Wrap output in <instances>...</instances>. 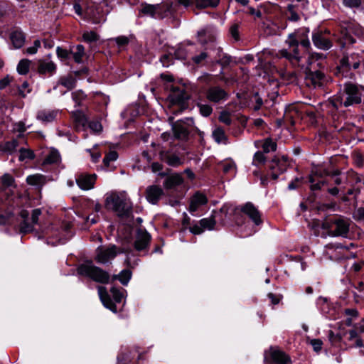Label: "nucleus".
I'll list each match as a JSON object with an SVG mask.
<instances>
[{
    "label": "nucleus",
    "instance_id": "1",
    "mask_svg": "<svg viewBox=\"0 0 364 364\" xmlns=\"http://www.w3.org/2000/svg\"><path fill=\"white\" fill-rule=\"evenodd\" d=\"M105 206L117 213L119 217H129L132 213V204L124 193H112L107 196Z\"/></svg>",
    "mask_w": 364,
    "mask_h": 364
},
{
    "label": "nucleus",
    "instance_id": "2",
    "mask_svg": "<svg viewBox=\"0 0 364 364\" xmlns=\"http://www.w3.org/2000/svg\"><path fill=\"white\" fill-rule=\"evenodd\" d=\"M139 12L143 16L155 19H164L168 17V15H173L176 9L171 2H164L157 4L142 3Z\"/></svg>",
    "mask_w": 364,
    "mask_h": 364
},
{
    "label": "nucleus",
    "instance_id": "3",
    "mask_svg": "<svg viewBox=\"0 0 364 364\" xmlns=\"http://www.w3.org/2000/svg\"><path fill=\"white\" fill-rule=\"evenodd\" d=\"M340 92L343 96L344 102L342 103L345 107L364 103L363 85L348 82L343 85Z\"/></svg>",
    "mask_w": 364,
    "mask_h": 364
},
{
    "label": "nucleus",
    "instance_id": "4",
    "mask_svg": "<svg viewBox=\"0 0 364 364\" xmlns=\"http://www.w3.org/2000/svg\"><path fill=\"white\" fill-rule=\"evenodd\" d=\"M350 221L341 216L327 219L323 222L321 228L333 237H347L349 232Z\"/></svg>",
    "mask_w": 364,
    "mask_h": 364
},
{
    "label": "nucleus",
    "instance_id": "5",
    "mask_svg": "<svg viewBox=\"0 0 364 364\" xmlns=\"http://www.w3.org/2000/svg\"><path fill=\"white\" fill-rule=\"evenodd\" d=\"M77 271L80 275L87 277L97 283L107 284L109 282V273L100 267L95 266L92 262L80 264Z\"/></svg>",
    "mask_w": 364,
    "mask_h": 364
},
{
    "label": "nucleus",
    "instance_id": "6",
    "mask_svg": "<svg viewBox=\"0 0 364 364\" xmlns=\"http://www.w3.org/2000/svg\"><path fill=\"white\" fill-rule=\"evenodd\" d=\"M299 38H300L299 32L290 33L286 40V43L288 45L291 52L287 49H282L277 53L279 57L287 58L294 65H297L301 60V55L298 48Z\"/></svg>",
    "mask_w": 364,
    "mask_h": 364
},
{
    "label": "nucleus",
    "instance_id": "7",
    "mask_svg": "<svg viewBox=\"0 0 364 364\" xmlns=\"http://www.w3.org/2000/svg\"><path fill=\"white\" fill-rule=\"evenodd\" d=\"M95 260L102 264H105L113 259L119 253L129 254L132 252L129 247H117L116 245H111L107 247H98L97 249Z\"/></svg>",
    "mask_w": 364,
    "mask_h": 364
},
{
    "label": "nucleus",
    "instance_id": "8",
    "mask_svg": "<svg viewBox=\"0 0 364 364\" xmlns=\"http://www.w3.org/2000/svg\"><path fill=\"white\" fill-rule=\"evenodd\" d=\"M151 240V235L143 229H138L136 232L134 247L136 251H147Z\"/></svg>",
    "mask_w": 364,
    "mask_h": 364
},
{
    "label": "nucleus",
    "instance_id": "9",
    "mask_svg": "<svg viewBox=\"0 0 364 364\" xmlns=\"http://www.w3.org/2000/svg\"><path fill=\"white\" fill-rule=\"evenodd\" d=\"M330 32L328 31H315L312 35V41L314 46L318 49L327 50L330 49L333 43L332 41L329 38Z\"/></svg>",
    "mask_w": 364,
    "mask_h": 364
},
{
    "label": "nucleus",
    "instance_id": "10",
    "mask_svg": "<svg viewBox=\"0 0 364 364\" xmlns=\"http://www.w3.org/2000/svg\"><path fill=\"white\" fill-rule=\"evenodd\" d=\"M362 61L361 57L356 53L344 55L341 61L338 69L343 73L348 72L350 69H357L359 68Z\"/></svg>",
    "mask_w": 364,
    "mask_h": 364
},
{
    "label": "nucleus",
    "instance_id": "11",
    "mask_svg": "<svg viewBox=\"0 0 364 364\" xmlns=\"http://www.w3.org/2000/svg\"><path fill=\"white\" fill-rule=\"evenodd\" d=\"M228 212V206L227 205H224L219 211H213L212 215L210 218L201 219L199 221L200 225L203 228V230L207 229L209 230H213L216 223V218H220V220L223 222V218L220 216L221 214H223L226 216Z\"/></svg>",
    "mask_w": 364,
    "mask_h": 364
},
{
    "label": "nucleus",
    "instance_id": "12",
    "mask_svg": "<svg viewBox=\"0 0 364 364\" xmlns=\"http://www.w3.org/2000/svg\"><path fill=\"white\" fill-rule=\"evenodd\" d=\"M205 97L210 102L220 103L227 100L229 94L219 86H212L207 90Z\"/></svg>",
    "mask_w": 364,
    "mask_h": 364
},
{
    "label": "nucleus",
    "instance_id": "13",
    "mask_svg": "<svg viewBox=\"0 0 364 364\" xmlns=\"http://www.w3.org/2000/svg\"><path fill=\"white\" fill-rule=\"evenodd\" d=\"M240 210L254 223L256 225L262 223L261 213L257 208L251 202H247L240 208Z\"/></svg>",
    "mask_w": 364,
    "mask_h": 364
},
{
    "label": "nucleus",
    "instance_id": "14",
    "mask_svg": "<svg viewBox=\"0 0 364 364\" xmlns=\"http://www.w3.org/2000/svg\"><path fill=\"white\" fill-rule=\"evenodd\" d=\"M324 80V74L319 70H306L305 83L308 87H321Z\"/></svg>",
    "mask_w": 364,
    "mask_h": 364
},
{
    "label": "nucleus",
    "instance_id": "15",
    "mask_svg": "<svg viewBox=\"0 0 364 364\" xmlns=\"http://www.w3.org/2000/svg\"><path fill=\"white\" fill-rule=\"evenodd\" d=\"M97 176L95 174L80 173L76 178L77 186L82 190L93 188Z\"/></svg>",
    "mask_w": 364,
    "mask_h": 364
},
{
    "label": "nucleus",
    "instance_id": "16",
    "mask_svg": "<svg viewBox=\"0 0 364 364\" xmlns=\"http://www.w3.org/2000/svg\"><path fill=\"white\" fill-rule=\"evenodd\" d=\"M163 195L162 188L156 185L150 186L146 190V198L152 204H156Z\"/></svg>",
    "mask_w": 364,
    "mask_h": 364
},
{
    "label": "nucleus",
    "instance_id": "17",
    "mask_svg": "<svg viewBox=\"0 0 364 364\" xmlns=\"http://www.w3.org/2000/svg\"><path fill=\"white\" fill-rule=\"evenodd\" d=\"M98 294L104 306L111 310L112 312L117 311L115 304L112 301L109 294H108L106 287L100 286L97 288Z\"/></svg>",
    "mask_w": 364,
    "mask_h": 364
},
{
    "label": "nucleus",
    "instance_id": "18",
    "mask_svg": "<svg viewBox=\"0 0 364 364\" xmlns=\"http://www.w3.org/2000/svg\"><path fill=\"white\" fill-rule=\"evenodd\" d=\"M173 104L181 105L184 108L183 104L189 98V95L184 89L174 87L172 89V93L170 95Z\"/></svg>",
    "mask_w": 364,
    "mask_h": 364
},
{
    "label": "nucleus",
    "instance_id": "19",
    "mask_svg": "<svg viewBox=\"0 0 364 364\" xmlns=\"http://www.w3.org/2000/svg\"><path fill=\"white\" fill-rule=\"evenodd\" d=\"M269 355L272 360L277 364H290V358L283 351L276 348H270Z\"/></svg>",
    "mask_w": 364,
    "mask_h": 364
},
{
    "label": "nucleus",
    "instance_id": "20",
    "mask_svg": "<svg viewBox=\"0 0 364 364\" xmlns=\"http://www.w3.org/2000/svg\"><path fill=\"white\" fill-rule=\"evenodd\" d=\"M172 129L175 138L182 141H186L188 139L189 132L182 121H177L173 124Z\"/></svg>",
    "mask_w": 364,
    "mask_h": 364
},
{
    "label": "nucleus",
    "instance_id": "21",
    "mask_svg": "<svg viewBox=\"0 0 364 364\" xmlns=\"http://www.w3.org/2000/svg\"><path fill=\"white\" fill-rule=\"evenodd\" d=\"M208 199L206 196L200 193H196L191 198L189 211L193 213L198 210L199 206L207 203Z\"/></svg>",
    "mask_w": 364,
    "mask_h": 364
},
{
    "label": "nucleus",
    "instance_id": "22",
    "mask_svg": "<svg viewBox=\"0 0 364 364\" xmlns=\"http://www.w3.org/2000/svg\"><path fill=\"white\" fill-rule=\"evenodd\" d=\"M58 115V111L50 109H41L37 113L36 118L43 123L53 122Z\"/></svg>",
    "mask_w": 364,
    "mask_h": 364
},
{
    "label": "nucleus",
    "instance_id": "23",
    "mask_svg": "<svg viewBox=\"0 0 364 364\" xmlns=\"http://www.w3.org/2000/svg\"><path fill=\"white\" fill-rule=\"evenodd\" d=\"M197 36L198 42L202 45L214 41L215 39V33L209 28H205L199 31Z\"/></svg>",
    "mask_w": 364,
    "mask_h": 364
},
{
    "label": "nucleus",
    "instance_id": "24",
    "mask_svg": "<svg viewBox=\"0 0 364 364\" xmlns=\"http://www.w3.org/2000/svg\"><path fill=\"white\" fill-rule=\"evenodd\" d=\"M183 182L181 174L174 173L168 176L164 182V186L167 189L173 188Z\"/></svg>",
    "mask_w": 364,
    "mask_h": 364
},
{
    "label": "nucleus",
    "instance_id": "25",
    "mask_svg": "<svg viewBox=\"0 0 364 364\" xmlns=\"http://www.w3.org/2000/svg\"><path fill=\"white\" fill-rule=\"evenodd\" d=\"M287 158L283 156L282 159L274 157L270 164L272 170H276L279 173H283L287 169Z\"/></svg>",
    "mask_w": 364,
    "mask_h": 364
},
{
    "label": "nucleus",
    "instance_id": "26",
    "mask_svg": "<svg viewBox=\"0 0 364 364\" xmlns=\"http://www.w3.org/2000/svg\"><path fill=\"white\" fill-rule=\"evenodd\" d=\"M56 70V65L54 63L51 61H45L41 60L39 61V65L38 68V70L41 74H46L48 73L52 75L55 73Z\"/></svg>",
    "mask_w": 364,
    "mask_h": 364
},
{
    "label": "nucleus",
    "instance_id": "27",
    "mask_svg": "<svg viewBox=\"0 0 364 364\" xmlns=\"http://www.w3.org/2000/svg\"><path fill=\"white\" fill-rule=\"evenodd\" d=\"M193 2L198 9H213L218 6L220 0H194Z\"/></svg>",
    "mask_w": 364,
    "mask_h": 364
},
{
    "label": "nucleus",
    "instance_id": "28",
    "mask_svg": "<svg viewBox=\"0 0 364 364\" xmlns=\"http://www.w3.org/2000/svg\"><path fill=\"white\" fill-rule=\"evenodd\" d=\"M11 42L16 48H21L25 42L24 33L19 31H15L11 34Z\"/></svg>",
    "mask_w": 364,
    "mask_h": 364
},
{
    "label": "nucleus",
    "instance_id": "29",
    "mask_svg": "<svg viewBox=\"0 0 364 364\" xmlns=\"http://www.w3.org/2000/svg\"><path fill=\"white\" fill-rule=\"evenodd\" d=\"M215 141L218 144H228V136L222 127H216L212 134Z\"/></svg>",
    "mask_w": 364,
    "mask_h": 364
},
{
    "label": "nucleus",
    "instance_id": "30",
    "mask_svg": "<svg viewBox=\"0 0 364 364\" xmlns=\"http://www.w3.org/2000/svg\"><path fill=\"white\" fill-rule=\"evenodd\" d=\"M314 176H318L319 178H323L326 176H338L340 175L341 171L338 169H335L333 171H330L327 168H316V170L314 171Z\"/></svg>",
    "mask_w": 364,
    "mask_h": 364
},
{
    "label": "nucleus",
    "instance_id": "31",
    "mask_svg": "<svg viewBox=\"0 0 364 364\" xmlns=\"http://www.w3.org/2000/svg\"><path fill=\"white\" fill-rule=\"evenodd\" d=\"M26 181L31 186H43L46 183V178L42 174H33L27 177Z\"/></svg>",
    "mask_w": 364,
    "mask_h": 364
},
{
    "label": "nucleus",
    "instance_id": "32",
    "mask_svg": "<svg viewBox=\"0 0 364 364\" xmlns=\"http://www.w3.org/2000/svg\"><path fill=\"white\" fill-rule=\"evenodd\" d=\"M338 42L341 46L343 48L347 44H353L355 40L346 30L342 29L341 31V37L338 39Z\"/></svg>",
    "mask_w": 364,
    "mask_h": 364
},
{
    "label": "nucleus",
    "instance_id": "33",
    "mask_svg": "<svg viewBox=\"0 0 364 364\" xmlns=\"http://www.w3.org/2000/svg\"><path fill=\"white\" fill-rule=\"evenodd\" d=\"M58 85H60L68 90H71L75 87L76 80L72 76L62 77L59 79Z\"/></svg>",
    "mask_w": 364,
    "mask_h": 364
},
{
    "label": "nucleus",
    "instance_id": "34",
    "mask_svg": "<svg viewBox=\"0 0 364 364\" xmlns=\"http://www.w3.org/2000/svg\"><path fill=\"white\" fill-rule=\"evenodd\" d=\"M164 161L171 166L177 167L182 164L181 159L176 154H168L164 158Z\"/></svg>",
    "mask_w": 364,
    "mask_h": 364
},
{
    "label": "nucleus",
    "instance_id": "35",
    "mask_svg": "<svg viewBox=\"0 0 364 364\" xmlns=\"http://www.w3.org/2000/svg\"><path fill=\"white\" fill-rule=\"evenodd\" d=\"M35 158V154L31 149L21 148L19 149L18 159L21 161H24L26 159L31 160Z\"/></svg>",
    "mask_w": 364,
    "mask_h": 364
},
{
    "label": "nucleus",
    "instance_id": "36",
    "mask_svg": "<svg viewBox=\"0 0 364 364\" xmlns=\"http://www.w3.org/2000/svg\"><path fill=\"white\" fill-rule=\"evenodd\" d=\"M262 149L264 153L274 151L277 149V143L271 138H267L262 144Z\"/></svg>",
    "mask_w": 364,
    "mask_h": 364
},
{
    "label": "nucleus",
    "instance_id": "37",
    "mask_svg": "<svg viewBox=\"0 0 364 364\" xmlns=\"http://www.w3.org/2000/svg\"><path fill=\"white\" fill-rule=\"evenodd\" d=\"M132 277V272L129 269H124L118 274V280L122 284L126 286Z\"/></svg>",
    "mask_w": 364,
    "mask_h": 364
},
{
    "label": "nucleus",
    "instance_id": "38",
    "mask_svg": "<svg viewBox=\"0 0 364 364\" xmlns=\"http://www.w3.org/2000/svg\"><path fill=\"white\" fill-rule=\"evenodd\" d=\"M19 144L17 139L6 141L4 146L3 151L12 154L16 151Z\"/></svg>",
    "mask_w": 364,
    "mask_h": 364
},
{
    "label": "nucleus",
    "instance_id": "39",
    "mask_svg": "<svg viewBox=\"0 0 364 364\" xmlns=\"http://www.w3.org/2000/svg\"><path fill=\"white\" fill-rule=\"evenodd\" d=\"M31 61L28 59L20 60L17 66V70L21 75L26 74L29 70Z\"/></svg>",
    "mask_w": 364,
    "mask_h": 364
},
{
    "label": "nucleus",
    "instance_id": "40",
    "mask_svg": "<svg viewBox=\"0 0 364 364\" xmlns=\"http://www.w3.org/2000/svg\"><path fill=\"white\" fill-rule=\"evenodd\" d=\"M60 161V154L56 151H51L44 160V164H57Z\"/></svg>",
    "mask_w": 364,
    "mask_h": 364
},
{
    "label": "nucleus",
    "instance_id": "41",
    "mask_svg": "<svg viewBox=\"0 0 364 364\" xmlns=\"http://www.w3.org/2000/svg\"><path fill=\"white\" fill-rule=\"evenodd\" d=\"M282 79L288 83H294L297 80L296 73L294 71H284L281 73Z\"/></svg>",
    "mask_w": 364,
    "mask_h": 364
},
{
    "label": "nucleus",
    "instance_id": "42",
    "mask_svg": "<svg viewBox=\"0 0 364 364\" xmlns=\"http://www.w3.org/2000/svg\"><path fill=\"white\" fill-rule=\"evenodd\" d=\"M124 289H119L114 287L110 289V293L116 303H120L124 297Z\"/></svg>",
    "mask_w": 364,
    "mask_h": 364
},
{
    "label": "nucleus",
    "instance_id": "43",
    "mask_svg": "<svg viewBox=\"0 0 364 364\" xmlns=\"http://www.w3.org/2000/svg\"><path fill=\"white\" fill-rule=\"evenodd\" d=\"M342 102H344V99L341 92L337 96L329 100V104L331 105L332 107L336 109H338L339 107L343 106V103H342Z\"/></svg>",
    "mask_w": 364,
    "mask_h": 364
},
{
    "label": "nucleus",
    "instance_id": "44",
    "mask_svg": "<svg viewBox=\"0 0 364 364\" xmlns=\"http://www.w3.org/2000/svg\"><path fill=\"white\" fill-rule=\"evenodd\" d=\"M118 158V154L115 151H110L108 152L104 159H103V164L106 167H108L109 166L110 162L114 161Z\"/></svg>",
    "mask_w": 364,
    "mask_h": 364
},
{
    "label": "nucleus",
    "instance_id": "45",
    "mask_svg": "<svg viewBox=\"0 0 364 364\" xmlns=\"http://www.w3.org/2000/svg\"><path fill=\"white\" fill-rule=\"evenodd\" d=\"M85 54V48L82 45H77L76 47V51L73 53L74 60L80 63L82 60V57Z\"/></svg>",
    "mask_w": 364,
    "mask_h": 364
},
{
    "label": "nucleus",
    "instance_id": "46",
    "mask_svg": "<svg viewBox=\"0 0 364 364\" xmlns=\"http://www.w3.org/2000/svg\"><path fill=\"white\" fill-rule=\"evenodd\" d=\"M72 97L77 105L80 106L81 105V102L85 99L86 95L82 90H77L72 93Z\"/></svg>",
    "mask_w": 364,
    "mask_h": 364
},
{
    "label": "nucleus",
    "instance_id": "47",
    "mask_svg": "<svg viewBox=\"0 0 364 364\" xmlns=\"http://www.w3.org/2000/svg\"><path fill=\"white\" fill-rule=\"evenodd\" d=\"M309 182L311 183V189L312 191L320 190L321 187L326 184V182L324 181H319L315 183L316 179L314 176L312 175L309 176Z\"/></svg>",
    "mask_w": 364,
    "mask_h": 364
},
{
    "label": "nucleus",
    "instance_id": "48",
    "mask_svg": "<svg viewBox=\"0 0 364 364\" xmlns=\"http://www.w3.org/2000/svg\"><path fill=\"white\" fill-rule=\"evenodd\" d=\"M83 40L86 42H95L99 39L98 35L93 31L85 32L82 35Z\"/></svg>",
    "mask_w": 364,
    "mask_h": 364
},
{
    "label": "nucleus",
    "instance_id": "49",
    "mask_svg": "<svg viewBox=\"0 0 364 364\" xmlns=\"http://www.w3.org/2000/svg\"><path fill=\"white\" fill-rule=\"evenodd\" d=\"M33 225L32 223H29L26 220H24L20 225V232L23 234L30 232L33 231Z\"/></svg>",
    "mask_w": 364,
    "mask_h": 364
},
{
    "label": "nucleus",
    "instance_id": "50",
    "mask_svg": "<svg viewBox=\"0 0 364 364\" xmlns=\"http://www.w3.org/2000/svg\"><path fill=\"white\" fill-rule=\"evenodd\" d=\"M200 113L204 117H208L213 112L212 107L208 105L198 104Z\"/></svg>",
    "mask_w": 364,
    "mask_h": 364
},
{
    "label": "nucleus",
    "instance_id": "51",
    "mask_svg": "<svg viewBox=\"0 0 364 364\" xmlns=\"http://www.w3.org/2000/svg\"><path fill=\"white\" fill-rule=\"evenodd\" d=\"M345 6L350 9H358L362 4V0H343Z\"/></svg>",
    "mask_w": 364,
    "mask_h": 364
},
{
    "label": "nucleus",
    "instance_id": "52",
    "mask_svg": "<svg viewBox=\"0 0 364 364\" xmlns=\"http://www.w3.org/2000/svg\"><path fill=\"white\" fill-rule=\"evenodd\" d=\"M231 62V57L227 54H223L222 56H218L216 63L222 67L228 66Z\"/></svg>",
    "mask_w": 364,
    "mask_h": 364
},
{
    "label": "nucleus",
    "instance_id": "53",
    "mask_svg": "<svg viewBox=\"0 0 364 364\" xmlns=\"http://www.w3.org/2000/svg\"><path fill=\"white\" fill-rule=\"evenodd\" d=\"M266 161V158L264 155V154L261 151H257L255 155H254V159H253V164L254 165H259V164H264Z\"/></svg>",
    "mask_w": 364,
    "mask_h": 364
},
{
    "label": "nucleus",
    "instance_id": "54",
    "mask_svg": "<svg viewBox=\"0 0 364 364\" xmlns=\"http://www.w3.org/2000/svg\"><path fill=\"white\" fill-rule=\"evenodd\" d=\"M208 55L206 52L203 51L199 55H195L192 58L193 62L196 65H200L203 63L206 58H208Z\"/></svg>",
    "mask_w": 364,
    "mask_h": 364
},
{
    "label": "nucleus",
    "instance_id": "55",
    "mask_svg": "<svg viewBox=\"0 0 364 364\" xmlns=\"http://www.w3.org/2000/svg\"><path fill=\"white\" fill-rule=\"evenodd\" d=\"M56 53L58 58L61 59H68L70 58L71 52L60 47H58L56 49Z\"/></svg>",
    "mask_w": 364,
    "mask_h": 364
},
{
    "label": "nucleus",
    "instance_id": "56",
    "mask_svg": "<svg viewBox=\"0 0 364 364\" xmlns=\"http://www.w3.org/2000/svg\"><path fill=\"white\" fill-rule=\"evenodd\" d=\"M230 33L232 37L236 41L239 40L240 34H239V26L237 23H235L231 26L230 28Z\"/></svg>",
    "mask_w": 364,
    "mask_h": 364
},
{
    "label": "nucleus",
    "instance_id": "57",
    "mask_svg": "<svg viewBox=\"0 0 364 364\" xmlns=\"http://www.w3.org/2000/svg\"><path fill=\"white\" fill-rule=\"evenodd\" d=\"M74 117L76 122H77L79 124H81L84 126L87 122L86 118L84 114H82L81 112H75L74 113Z\"/></svg>",
    "mask_w": 364,
    "mask_h": 364
},
{
    "label": "nucleus",
    "instance_id": "58",
    "mask_svg": "<svg viewBox=\"0 0 364 364\" xmlns=\"http://www.w3.org/2000/svg\"><path fill=\"white\" fill-rule=\"evenodd\" d=\"M89 127L96 133L101 132L102 127L98 121H92L89 123Z\"/></svg>",
    "mask_w": 364,
    "mask_h": 364
},
{
    "label": "nucleus",
    "instance_id": "59",
    "mask_svg": "<svg viewBox=\"0 0 364 364\" xmlns=\"http://www.w3.org/2000/svg\"><path fill=\"white\" fill-rule=\"evenodd\" d=\"M219 120L227 125H230L232 122L230 114L225 112L220 114L219 116Z\"/></svg>",
    "mask_w": 364,
    "mask_h": 364
},
{
    "label": "nucleus",
    "instance_id": "60",
    "mask_svg": "<svg viewBox=\"0 0 364 364\" xmlns=\"http://www.w3.org/2000/svg\"><path fill=\"white\" fill-rule=\"evenodd\" d=\"M2 183L6 186H11L14 183V178L8 173L4 174L2 176Z\"/></svg>",
    "mask_w": 364,
    "mask_h": 364
},
{
    "label": "nucleus",
    "instance_id": "61",
    "mask_svg": "<svg viewBox=\"0 0 364 364\" xmlns=\"http://www.w3.org/2000/svg\"><path fill=\"white\" fill-rule=\"evenodd\" d=\"M114 41L119 47L124 46L129 43V38L124 36L117 37L114 39Z\"/></svg>",
    "mask_w": 364,
    "mask_h": 364
},
{
    "label": "nucleus",
    "instance_id": "62",
    "mask_svg": "<svg viewBox=\"0 0 364 364\" xmlns=\"http://www.w3.org/2000/svg\"><path fill=\"white\" fill-rule=\"evenodd\" d=\"M190 231L195 235H200L203 232V228L199 224H195L193 226L189 228Z\"/></svg>",
    "mask_w": 364,
    "mask_h": 364
},
{
    "label": "nucleus",
    "instance_id": "63",
    "mask_svg": "<svg viewBox=\"0 0 364 364\" xmlns=\"http://www.w3.org/2000/svg\"><path fill=\"white\" fill-rule=\"evenodd\" d=\"M311 344L313 346L314 350L316 352H318L321 350L323 343L319 339H313L311 341Z\"/></svg>",
    "mask_w": 364,
    "mask_h": 364
},
{
    "label": "nucleus",
    "instance_id": "64",
    "mask_svg": "<svg viewBox=\"0 0 364 364\" xmlns=\"http://www.w3.org/2000/svg\"><path fill=\"white\" fill-rule=\"evenodd\" d=\"M354 218L358 220H361L364 219V208L361 207L358 208L353 215Z\"/></svg>",
    "mask_w": 364,
    "mask_h": 364
}]
</instances>
